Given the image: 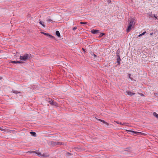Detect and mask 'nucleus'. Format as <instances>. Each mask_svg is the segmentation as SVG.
<instances>
[{
    "instance_id": "nucleus-1",
    "label": "nucleus",
    "mask_w": 158,
    "mask_h": 158,
    "mask_svg": "<svg viewBox=\"0 0 158 158\" xmlns=\"http://www.w3.org/2000/svg\"><path fill=\"white\" fill-rule=\"evenodd\" d=\"M33 55L31 54L25 53L23 56H20L19 59L24 61H26L28 60H30L33 57Z\"/></svg>"
},
{
    "instance_id": "nucleus-2",
    "label": "nucleus",
    "mask_w": 158,
    "mask_h": 158,
    "mask_svg": "<svg viewBox=\"0 0 158 158\" xmlns=\"http://www.w3.org/2000/svg\"><path fill=\"white\" fill-rule=\"evenodd\" d=\"M127 131L128 133H130V132H131L132 133V135H134L135 134H137L138 135H145V134L141 132H138L137 131H133L130 130H127Z\"/></svg>"
},
{
    "instance_id": "nucleus-3",
    "label": "nucleus",
    "mask_w": 158,
    "mask_h": 158,
    "mask_svg": "<svg viewBox=\"0 0 158 158\" xmlns=\"http://www.w3.org/2000/svg\"><path fill=\"white\" fill-rule=\"evenodd\" d=\"M48 99L49 100L48 101V102L50 104H51L52 106H58V104L57 103H56L55 102H54L52 99H50V98H48Z\"/></svg>"
},
{
    "instance_id": "nucleus-4",
    "label": "nucleus",
    "mask_w": 158,
    "mask_h": 158,
    "mask_svg": "<svg viewBox=\"0 0 158 158\" xmlns=\"http://www.w3.org/2000/svg\"><path fill=\"white\" fill-rule=\"evenodd\" d=\"M10 62L13 64H23L24 63L23 62L18 61L17 60L16 61H11Z\"/></svg>"
},
{
    "instance_id": "nucleus-5",
    "label": "nucleus",
    "mask_w": 158,
    "mask_h": 158,
    "mask_svg": "<svg viewBox=\"0 0 158 158\" xmlns=\"http://www.w3.org/2000/svg\"><path fill=\"white\" fill-rule=\"evenodd\" d=\"M99 31L96 29H93L91 30V32L94 34H96L99 33Z\"/></svg>"
},
{
    "instance_id": "nucleus-6",
    "label": "nucleus",
    "mask_w": 158,
    "mask_h": 158,
    "mask_svg": "<svg viewBox=\"0 0 158 158\" xmlns=\"http://www.w3.org/2000/svg\"><path fill=\"white\" fill-rule=\"evenodd\" d=\"M134 21V18H131L130 20H128V25L132 26Z\"/></svg>"
},
{
    "instance_id": "nucleus-7",
    "label": "nucleus",
    "mask_w": 158,
    "mask_h": 158,
    "mask_svg": "<svg viewBox=\"0 0 158 158\" xmlns=\"http://www.w3.org/2000/svg\"><path fill=\"white\" fill-rule=\"evenodd\" d=\"M126 93L128 95L130 96H132V95L135 94V93H132V92L130 91H128V90H127L126 91Z\"/></svg>"
},
{
    "instance_id": "nucleus-8",
    "label": "nucleus",
    "mask_w": 158,
    "mask_h": 158,
    "mask_svg": "<svg viewBox=\"0 0 158 158\" xmlns=\"http://www.w3.org/2000/svg\"><path fill=\"white\" fill-rule=\"evenodd\" d=\"M132 27V26H131L130 25H128V26L127 27V30H126V31H127V32L128 33L130 31Z\"/></svg>"
},
{
    "instance_id": "nucleus-9",
    "label": "nucleus",
    "mask_w": 158,
    "mask_h": 158,
    "mask_svg": "<svg viewBox=\"0 0 158 158\" xmlns=\"http://www.w3.org/2000/svg\"><path fill=\"white\" fill-rule=\"evenodd\" d=\"M98 120L100 121L101 122H102L103 123L106 124L107 126L109 125V123H108L106 122H105L104 120H103L102 119H98Z\"/></svg>"
},
{
    "instance_id": "nucleus-10",
    "label": "nucleus",
    "mask_w": 158,
    "mask_h": 158,
    "mask_svg": "<svg viewBox=\"0 0 158 158\" xmlns=\"http://www.w3.org/2000/svg\"><path fill=\"white\" fill-rule=\"evenodd\" d=\"M30 133L31 135H32L33 136H34V137L36 136V133L35 132H34L33 131H31L30 132Z\"/></svg>"
},
{
    "instance_id": "nucleus-11",
    "label": "nucleus",
    "mask_w": 158,
    "mask_h": 158,
    "mask_svg": "<svg viewBox=\"0 0 158 158\" xmlns=\"http://www.w3.org/2000/svg\"><path fill=\"white\" fill-rule=\"evenodd\" d=\"M56 34L57 36L58 37H59L60 36V32L58 31H56Z\"/></svg>"
},
{
    "instance_id": "nucleus-12",
    "label": "nucleus",
    "mask_w": 158,
    "mask_h": 158,
    "mask_svg": "<svg viewBox=\"0 0 158 158\" xmlns=\"http://www.w3.org/2000/svg\"><path fill=\"white\" fill-rule=\"evenodd\" d=\"M117 63H118V65H119L120 64V61H121V59L120 58H117Z\"/></svg>"
},
{
    "instance_id": "nucleus-13",
    "label": "nucleus",
    "mask_w": 158,
    "mask_h": 158,
    "mask_svg": "<svg viewBox=\"0 0 158 158\" xmlns=\"http://www.w3.org/2000/svg\"><path fill=\"white\" fill-rule=\"evenodd\" d=\"M57 142H54V141H52L51 142V144L52 145V146H55L56 145H57Z\"/></svg>"
},
{
    "instance_id": "nucleus-14",
    "label": "nucleus",
    "mask_w": 158,
    "mask_h": 158,
    "mask_svg": "<svg viewBox=\"0 0 158 158\" xmlns=\"http://www.w3.org/2000/svg\"><path fill=\"white\" fill-rule=\"evenodd\" d=\"M57 145H64V143L61 142H57Z\"/></svg>"
},
{
    "instance_id": "nucleus-15",
    "label": "nucleus",
    "mask_w": 158,
    "mask_h": 158,
    "mask_svg": "<svg viewBox=\"0 0 158 158\" xmlns=\"http://www.w3.org/2000/svg\"><path fill=\"white\" fill-rule=\"evenodd\" d=\"M120 50L118 48L116 52V56L120 55Z\"/></svg>"
},
{
    "instance_id": "nucleus-16",
    "label": "nucleus",
    "mask_w": 158,
    "mask_h": 158,
    "mask_svg": "<svg viewBox=\"0 0 158 158\" xmlns=\"http://www.w3.org/2000/svg\"><path fill=\"white\" fill-rule=\"evenodd\" d=\"M153 115L158 119V114L154 112L153 113Z\"/></svg>"
},
{
    "instance_id": "nucleus-17",
    "label": "nucleus",
    "mask_w": 158,
    "mask_h": 158,
    "mask_svg": "<svg viewBox=\"0 0 158 158\" xmlns=\"http://www.w3.org/2000/svg\"><path fill=\"white\" fill-rule=\"evenodd\" d=\"M41 33H42V34L44 35H46L47 36H48H48L49 35V34L48 33H45V32H41Z\"/></svg>"
},
{
    "instance_id": "nucleus-18",
    "label": "nucleus",
    "mask_w": 158,
    "mask_h": 158,
    "mask_svg": "<svg viewBox=\"0 0 158 158\" xmlns=\"http://www.w3.org/2000/svg\"><path fill=\"white\" fill-rule=\"evenodd\" d=\"M12 92H13V93L15 94H18V93H21L20 92H19V91H16V90H12Z\"/></svg>"
},
{
    "instance_id": "nucleus-19",
    "label": "nucleus",
    "mask_w": 158,
    "mask_h": 158,
    "mask_svg": "<svg viewBox=\"0 0 158 158\" xmlns=\"http://www.w3.org/2000/svg\"><path fill=\"white\" fill-rule=\"evenodd\" d=\"M105 33H100L99 35V38H101L103 36L105 35Z\"/></svg>"
},
{
    "instance_id": "nucleus-20",
    "label": "nucleus",
    "mask_w": 158,
    "mask_h": 158,
    "mask_svg": "<svg viewBox=\"0 0 158 158\" xmlns=\"http://www.w3.org/2000/svg\"><path fill=\"white\" fill-rule=\"evenodd\" d=\"M48 37L51 38V39H53L54 40H55V37L54 36H52V35H50V34H49V35L48 36Z\"/></svg>"
},
{
    "instance_id": "nucleus-21",
    "label": "nucleus",
    "mask_w": 158,
    "mask_h": 158,
    "mask_svg": "<svg viewBox=\"0 0 158 158\" xmlns=\"http://www.w3.org/2000/svg\"><path fill=\"white\" fill-rule=\"evenodd\" d=\"M39 21L40 22H39V23L40 24L42 25L44 27H45V25L42 23V21L40 20H39Z\"/></svg>"
},
{
    "instance_id": "nucleus-22",
    "label": "nucleus",
    "mask_w": 158,
    "mask_h": 158,
    "mask_svg": "<svg viewBox=\"0 0 158 158\" xmlns=\"http://www.w3.org/2000/svg\"><path fill=\"white\" fill-rule=\"evenodd\" d=\"M145 33H146V31H144L143 33L139 34V35L138 37H140L141 36H142V35H144Z\"/></svg>"
},
{
    "instance_id": "nucleus-23",
    "label": "nucleus",
    "mask_w": 158,
    "mask_h": 158,
    "mask_svg": "<svg viewBox=\"0 0 158 158\" xmlns=\"http://www.w3.org/2000/svg\"><path fill=\"white\" fill-rule=\"evenodd\" d=\"M47 21L48 22H51L52 23H53V21L50 18H48L47 20Z\"/></svg>"
},
{
    "instance_id": "nucleus-24",
    "label": "nucleus",
    "mask_w": 158,
    "mask_h": 158,
    "mask_svg": "<svg viewBox=\"0 0 158 158\" xmlns=\"http://www.w3.org/2000/svg\"><path fill=\"white\" fill-rule=\"evenodd\" d=\"M80 23L81 24H86L87 23L85 22H80Z\"/></svg>"
},
{
    "instance_id": "nucleus-25",
    "label": "nucleus",
    "mask_w": 158,
    "mask_h": 158,
    "mask_svg": "<svg viewBox=\"0 0 158 158\" xmlns=\"http://www.w3.org/2000/svg\"><path fill=\"white\" fill-rule=\"evenodd\" d=\"M91 54L92 55H93L94 57H97V55L95 54H94L93 52H92L91 53Z\"/></svg>"
},
{
    "instance_id": "nucleus-26",
    "label": "nucleus",
    "mask_w": 158,
    "mask_h": 158,
    "mask_svg": "<svg viewBox=\"0 0 158 158\" xmlns=\"http://www.w3.org/2000/svg\"><path fill=\"white\" fill-rule=\"evenodd\" d=\"M115 123H117L118 124H122V123L121 122H120L118 121H114Z\"/></svg>"
},
{
    "instance_id": "nucleus-27",
    "label": "nucleus",
    "mask_w": 158,
    "mask_h": 158,
    "mask_svg": "<svg viewBox=\"0 0 158 158\" xmlns=\"http://www.w3.org/2000/svg\"><path fill=\"white\" fill-rule=\"evenodd\" d=\"M67 156H71V155H72V154L71 153H69V152H67Z\"/></svg>"
},
{
    "instance_id": "nucleus-28",
    "label": "nucleus",
    "mask_w": 158,
    "mask_h": 158,
    "mask_svg": "<svg viewBox=\"0 0 158 158\" xmlns=\"http://www.w3.org/2000/svg\"><path fill=\"white\" fill-rule=\"evenodd\" d=\"M127 124V123H122V124H121V125H126Z\"/></svg>"
},
{
    "instance_id": "nucleus-29",
    "label": "nucleus",
    "mask_w": 158,
    "mask_h": 158,
    "mask_svg": "<svg viewBox=\"0 0 158 158\" xmlns=\"http://www.w3.org/2000/svg\"><path fill=\"white\" fill-rule=\"evenodd\" d=\"M77 29V27H74L73 28V30L74 31L76 29Z\"/></svg>"
},
{
    "instance_id": "nucleus-30",
    "label": "nucleus",
    "mask_w": 158,
    "mask_h": 158,
    "mask_svg": "<svg viewBox=\"0 0 158 158\" xmlns=\"http://www.w3.org/2000/svg\"><path fill=\"white\" fill-rule=\"evenodd\" d=\"M107 2L108 3H111V0H107Z\"/></svg>"
},
{
    "instance_id": "nucleus-31",
    "label": "nucleus",
    "mask_w": 158,
    "mask_h": 158,
    "mask_svg": "<svg viewBox=\"0 0 158 158\" xmlns=\"http://www.w3.org/2000/svg\"><path fill=\"white\" fill-rule=\"evenodd\" d=\"M128 74V77H129V78H130L132 80V78H131V77H130V76H131V74Z\"/></svg>"
},
{
    "instance_id": "nucleus-32",
    "label": "nucleus",
    "mask_w": 158,
    "mask_h": 158,
    "mask_svg": "<svg viewBox=\"0 0 158 158\" xmlns=\"http://www.w3.org/2000/svg\"><path fill=\"white\" fill-rule=\"evenodd\" d=\"M82 50H83L85 52V48H82Z\"/></svg>"
},
{
    "instance_id": "nucleus-33",
    "label": "nucleus",
    "mask_w": 158,
    "mask_h": 158,
    "mask_svg": "<svg viewBox=\"0 0 158 158\" xmlns=\"http://www.w3.org/2000/svg\"><path fill=\"white\" fill-rule=\"evenodd\" d=\"M149 16L151 17H152V14L151 13V14H150V15H149Z\"/></svg>"
},
{
    "instance_id": "nucleus-34",
    "label": "nucleus",
    "mask_w": 158,
    "mask_h": 158,
    "mask_svg": "<svg viewBox=\"0 0 158 158\" xmlns=\"http://www.w3.org/2000/svg\"><path fill=\"white\" fill-rule=\"evenodd\" d=\"M74 148L75 149H80V148H78V147H75V148Z\"/></svg>"
},
{
    "instance_id": "nucleus-35",
    "label": "nucleus",
    "mask_w": 158,
    "mask_h": 158,
    "mask_svg": "<svg viewBox=\"0 0 158 158\" xmlns=\"http://www.w3.org/2000/svg\"><path fill=\"white\" fill-rule=\"evenodd\" d=\"M153 15H154V17H155V18H156V19H157V17H156V16L154 14Z\"/></svg>"
},
{
    "instance_id": "nucleus-36",
    "label": "nucleus",
    "mask_w": 158,
    "mask_h": 158,
    "mask_svg": "<svg viewBox=\"0 0 158 158\" xmlns=\"http://www.w3.org/2000/svg\"><path fill=\"white\" fill-rule=\"evenodd\" d=\"M117 57V58H120V55H117V56H116Z\"/></svg>"
},
{
    "instance_id": "nucleus-37",
    "label": "nucleus",
    "mask_w": 158,
    "mask_h": 158,
    "mask_svg": "<svg viewBox=\"0 0 158 158\" xmlns=\"http://www.w3.org/2000/svg\"><path fill=\"white\" fill-rule=\"evenodd\" d=\"M0 129L2 131H4V129H1L0 128Z\"/></svg>"
},
{
    "instance_id": "nucleus-38",
    "label": "nucleus",
    "mask_w": 158,
    "mask_h": 158,
    "mask_svg": "<svg viewBox=\"0 0 158 158\" xmlns=\"http://www.w3.org/2000/svg\"><path fill=\"white\" fill-rule=\"evenodd\" d=\"M2 79V77H0V80H1Z\"/></svg>"
},
{
    "instance_id": "nucleus-39",
    "label": "nucleus",
    "mask_w": 158,
    "mask_h": 158,
    "mask_svg": "<svg viewBox=\"0 0 158 158\" xmlns=\"http://www.w3.org/2000/svg\"><path fill=\"white\" fill-rule=\"evenodd\" d=\"M44 156H45L44 155ZM48 156H49V155L45 156H46V157H48Z\"/></svg>"
},
{
    "instance_id": "nucleus-40",
    "label": "nucleus",
    "mask_w": 158,
    "mask_h": 158,
    "mask_svg": "<svg viewBox=\"0 0 158 158\" xmlns=\"http://www.w3.org/2000/svg\"><path fill=\"white\" fill-rule=\"evenodd\" d=\"M152 34H153V33H150V35H152Z\"/></svg>"
},
{
    "instance_id": "nucleus-41",
    "label": "nucleus",
    "mask_w": 158,
    "mask_h": 158,
    "mask_svg": "<svg viewBox=\"0 0 158 158\" xmlns=\"http://www.w3.org/2000/svg\"><path fill=\"white\" fill-rule=\"evenodd\" d=\"M39 154H40V155H41V153H39V154L38 155H39Z\"/></svg>"
}]
</instances>
